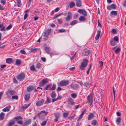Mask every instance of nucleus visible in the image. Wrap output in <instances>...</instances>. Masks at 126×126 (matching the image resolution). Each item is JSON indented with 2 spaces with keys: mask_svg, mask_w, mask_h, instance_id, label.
<instances>
[{
  "mask_svg": "<svg viewBox=\"0 0 126 126\" xmlns=\"http://www.w3.org/2000/svg\"><path fill=\"white\" fill-rule=\"evenodd\" d=\"M88 61L86 59H84L82 60L81 65L79 66L80 68L82 70H84L85 67L87 66Z\"/></svg>",
  "mask_w": 126,
  "mask_h": 126,
  "instance_id": "1",
  "label": "nucleus"
},
{
  "mask_svg": "<svg viewBox=\"0 0 126 126\" xmlns=\"http://www.w3.org/2000/svg\"><path fill=\"white\" fill-rule=\"evenodd\" d=\"M69 83V81L67 80H63L58 83L59 86H65L68 85Z\"/></svg>",
  "mask_w": 126,
  "mask_h": 126,
  "instance_id": "2",
  "label": "nucleus"
},
{
  "mask_svg": "<svg viewBox=\"0 0 126 126\" xmlns=\"http://www.w3.org/2000/svg\"><path fill=\"white\" fill-rule=\"evenodd\" d=\"M51 32V30L50 29H48L44 33V39L46 41L48 39V36L49 35Z\"/></svg>",
  "mask_w": 126,
  "mask_h": 126,
  "instance_id": "3",
  "label": "nucleus"
},
{
  "mask_svg": "<svg viewBox=\"0 0 126 126\" xmlns=\"http://www.w3.org/2000/svg\"><path fill=\"white\" fill-rule=\"evenodd\" d=\"M25 77V74L23 73H21L17 76L16 78L19 81H21L23 80Z\"/></svg>",
  "mask_w": 126,
  "mask_h": 126,
  "instance_id": "4",
  "label": "nucleus"
},
{
  "mask_svg": "<svg viewBox=\"0 0 126 126\" xmlns=\"http://www.w3.org/2000/svg\"><path fill=\"white\" fill-rule=\"evenodd\" d=\"M48 82V80L47 78L43 79L39 83V85L42 87L45 84L47 83Z\"/></svg>",
  "mask_w": 126,
  "mask_h": 126,
  "instance_id": "5",
  "label": "nucleus"
},
{
  "mask_svg": "<svg viewBox=\"0 0 126 126\" xmlns=\"http://www.w3.org/2000/svg\"><path fill=\"white\" fill-rule=\"evenodd\" d=\"M78 12L85 16H87V11L84 9H79L78 10Z\"/></svg>",
  "mask_w": 126,
  "mask_h": 126,
  "instance_id": "6",
  "label": "nucleus"
},
{
  "mask_svg": "<svg viewBox=\"0 0 126 126\" xmlns=\"http://www.w3.org/2000/svg\"><path fill=\"white\" fill-rule=\"evenodd\" d=\"M72 13L70 11L68 13L67 16L66 18V20L67 21H69L72 19Z\"/></svg>",
  "mask_w": 126,
  "mask_h": 126,
  "instance_id": "7",
  "label": "nucleus"
},
{
  "mask_svg": "<svg viewBox=\"0 0 126 126\" xmlns=\"http://www.w3.org/2000/svg\"><path fill=\"white\" fill-rule=\"evenodd\" d=\"M44 102V100L42 99L40 100L37 101L36 103V105L37 106L39 107L42 105Z\"/></svg>",
  "mask_w": 126,
  "mask_h": 126,
  "instance_id": "8",
  "label": "nucleus"
},
{
  "mask_svg": "<svg viewBox=\"0 0 126 126\" xmlns=\"http://www.w3.org/2000/svg\"><path fill=\"white\" fill-rule=\"evenodd\" d=\"M15 91L13 90H8L6 92V94L8 95H9V94L12 95L15 94Z\"/></svg>",
  "mask_w": 126,
  "mask_h": 126,
  "instance_id": "9",
  "label": "nucleus"
},
{
  "mask_svg": "<svg viewBox=\"0 0 126 126\" xmlns=\"http://www.w3.org/2000/svg\"><path fill=\"white\" fill-rule=\"evenodd\" d=\"M71 88L74 90H76L79 88V85L78 84L74 83H72L70 85Z\"/></svg>",
  "mask_w": 126,
  "mask_h": 126,
  "instance_id": "10",
  "label": "nucleus"
},
{
  "mask_svg": "<svg viewBox=\"0 0 126 126\" xmlns=\"http://www.w3.org/2000/svg\"><path fill=\"white\" fill-rule=\"evenodd\" d=\"M87 100L88 103H90V106L91 105L92 102V95L90 94L88 96Z\"/></svg>",
  "mask_w": 126,
  "mask_h": 126,
  "instance_id": "11",
  "label": "nucleus"
},
{
  "mask_svg": "<svg viewBox=\"0 0 126 126\" xmlns=\"http://www.w3.org/2000/svg\"><path fill=\"white\" fill-rule=\"evenodd\" d=\"M37 116L40 120H42L44 119V115L39 112L37 114Z\"/></svg>",
  "mask_w": 126,
  "mask_h": 126,
  "instance_id": "12",
  "label": "nucleus"
},
{
  "mask_svg": "<svg viewBox=\"0 0 126 126\" xmlns=\"http://www.w3.org/2000/svg\"><path fill=\"white\" fill-rule=\"evenodd\" d=\"M31 122V120L29 119L25 122L22 126H27L30 124Z\"/></svg>",
  "mask_w": 126,
  "mask_h": 126,
  "instance_id": "13",
  "label": "nucleus"
},
{
  "mask_svg": "<svg viewBox=\"0 0 126 126\" xmlns=\"http://www.w3.org/2000/svg\"><path fill=\"white\" fill-rule=\"evenodd\" d=\"M54 116L55 118L54 120L55 122H56L58 120L60 117V114L58 113H54Z\"/></svg>",
  "mask_w": 126,
  "mask_h": 126,
  "instance_id": "14",
  "label": "nucleus"
},
{
  "mask_svg": "<svg viewBox=\"0 0 126 126\" xmlns=\"http://www.w3.org/2000/svg\"><path fill=\"white\" fill-rule=\"evenodd\" d=\"M76 4L77 7H80L82 5V3L81 0H76Z\"/></svg>",
  "mask_w": 126,
  "mask_h": 126,
  "instance_id": "15",
  "label": "nucleus"
},
{
  "mask_svg": "<svg viewBox=\"0 0 126 126\" xmlns=\"http://www.w3.org/2000/svg\"><path fill=\"white\" fill-rule=\"evenodd\" d=\"M6 63L8 64H11L13 63V61L12 58H8L6 59Z\"/></svg>",
  "mask_w": 126,
  "mask_h": 126,
  "instance_id": "16",
  "label": "nucleus"
},
{
  "mask_svg": "<svg viewBox=\"0 0 126 126\" xmlns=\"http://www.w3.org/2000/svg\"><path fill=\"white\" fill-rule=\"evenodd\" d=\"M30 103L28 104L24 105L21 107L22 109L23 110H25L30 106Z\"/></svg>",
  "mask_w": 126,
  "mask_h": 126,
  "instance_id": "17",
  "label": "nucleus"
},
{
  "mask_svg": "<svg viewBox=\"0 0 126 126\" xmlns=\"http://www.w3.org/2000/svg\"><path fill=\"white\" fill-rule=\"evenodd\" d=\"M94 115L92 113H90V114L88 116V120H89L92 118H93V117H94Z\"/></svg>",
  "mask_w": 126,
  "mask_h": 126,
  "instance_id": "18",
  "label": "nucleus"
},
{
  "mask_svg": "<svg viewBox=\"0 0 126 126\" xmlns=\"http://www.w3.org/2000/svg\"><path fill=\"white\" fill-rule=\"evenodd\" d=\"M91 124L94 126L95 125H98V123L97 121L96 120H93L91 122Z\"/></svg>",
  "mask_w": 126,
  "mask_h": 126,
  "instance_id": "19",
  "label": "nucleus"
},
{
  "mask_svg": "<svg viewBox=\"0 0 126 126\" xmlns=\"http://www.w3.org/2000/svg\"><path fill=\"white\" fill-rule=\"evenodd\" d=\"M100 33L101 31H100L98 30L97 31V34L95 38V39L96 40H97L99 39Z\"/></svg>",
  "mask_w": 126,
  "mask_h": 126,
  "instance_id": "20",
  "label": "nucleus"
},
{
  "mask_svg": "<svg viewBox=\"0 0 126 126\" xmlns=\"http://www.w3.org/2000/svg\"><path fill=\"white\" fill-rule=\"evenodd\" d=\"M0 30L1 31H4L5 30V27L4 26L3 24H0Z\"/></svg>",
  "mask_w": 126,
  "mask_h": 126,
  "instance_id": "21",
  "label": "nucleus"
},
{
  "mask_svg": "<svg viewBox=\"0 0 126 126\" xmlns=\"http://www.w3.org/2000/svg\"><path fill=\"white\" fill-rule=\"evenodd\" d=\"M30 94H26L24 96V98L26 101H28L30 98Z\"/></svg>",
  "mask_w": 126,
  "mask_h": 126,
  "instance_id": "22",
  "label": "nucleus"
},
{
  "mask_svg": "<svg viewBox=\"0 0 126 126\" xmlns=\"http://www.w3.org/2000/svg\"><path fill=\"white\" fill-rule=\"evenodd\" d=\"M56 94L55 91H52L51 94V96L52 98H55L56 97Z\"/></svg>",
  "mask_w": 126,
  "mask_h": 126,
  "instance_id": "23",
  "label": "nucleus"
},
{
  "mask_svg": "<svg viewBox=\"0 0 126 126\" xmlns=\"http://www.w3.org/2000/svg\"><path fill=\"white\" fill-rule=\"evenodd\" d=\"M68 102L70 103L72 105H73L74 103L73 100L71 97L68 98Z\"/></svg>",
  "mask_w": 126,
  "mask_h": 126,
  "instance_id": "24",
  "label": "nucleus"
},
{
  "mask_svg": "<svg viewBox=\"0 0 126 126\" xmlns=\"http://www.w3.org/2000/svg\"><path fill=\"white\" fill-rule=\"evenodd\" d=\"M79 20L81 21H84L86 18L84 16H81L80 17L79 19Z\"/></svg>",
  "mask_w": 126,
  "mask_h": 126,
  "instance_id": "25",
  "label": "nucleus"
},
{
  "mask_svg": "<svg viewBox=\"0 0 126 126\" xmlns=\"http://www.w3.org/2000/svg\"><path fill=\"white\" fill-rule=\"evenodd\" d=\"M78 23V21L77 20H75L72 21L70 22V24L71 25L73 26L76 24Z\"/></svg>",
  "mask_w": 126,
  "mask_h": 126,
  "instance_id": "26",
  "label": "nucleus"
},
{
  "mask_svg": "<svg viewBox=\"0 0 126 126\" xmlns=\"http://www.w3.org/2000/svg\"><path fill=\"white\" fill-rule=\"evenodd\" d=\"M33 88V87L32 86H30L28 87L27 88V91L29 92L32 91Z\"/></svg>",
  "mask_w": 126,
  "mask_h": 126,
  "instance_id": "27",
  "label": "nucleus"
},
{
  "mask_svg": "<svg viewBox=\"0 0 126 126\" xmlns=\"http://www.w3.org/2000/svg\"><path fill=\"white\" fill-rule=\"evenodd\" d=\"M69 6L70 8H72L75 6V3L73 2H71L69 4Z\"/></svg>",
  "mask_w": 126,
  "mask_h": 126,
  "instance_id": "28",
  "label": "nucleus"
},
{
  "mask_svg": "<svg viewBox=\"0 0 126 126\" xmlns=\"http://www.w3.org/2000/svg\"><path fill=\"white\" fill-rule=\"evenodd\" d=\"M51 102V99L50 98H48V97H47V100L45 102V104H47L50 103Z\"/></svg>",
  "mask_w": 126,
  "mask_h": 126,
  "instance_id": "29",
  "label": "nucleus"
},
{
  "mask_svg": "<svg viewBox=\"0 0 126 126\" xmlns=\"http://www.w3.org/2000/svg\"><path fill=\"white\" fill-rule=\"evenodd\" d=\"M45 50L47 54L49 53L50 52V49L49 47H45Z\"/></svg>",
  "mask_w": 126,
  "mask_h": 126,
  "instance_id": "30",
  "label": "nucleus"
},
{
  "mask_svg": "<svg viewBox=\"0 0 126 126\" xmlns=\"http://www.w3.org/2000/svg\"><path fill=\"white\" fill-rule=\"evenodd\" d=\"M21 61L19 59H17L16 62V64L19 65L20 64Z\"/></svg>",
  "mask_w": 126,
  "mask_h": 126,
  "instance_id": "31",
  "label": "nucleus"
},
{
  "mask_svg": "<svg viewBox=\"0 0 126 126\" xmlns=\"http://www.w3.org/2000/svg\"><path fill=\"white\" fill-rule=\"evenodd\" d=\"M4 113L3 112H1L0 114V120H3L4 117Z\"/></svg>",
  "mask_w": 126,
  "mask_h": 126,
  "instance_id": "32",
  "label": "nucleus"
},
{
  "mask_svg": "<svg viewBox=\"0 0 126 126\" xmlns=\"http://www.w3.org/2000/svg\"><path fill=\"white\" fill-rule=\"evenodd\" d=\"M121 118L120 117H118L116 119V122L118 124H119L121 121Z\"/></svg>",
  "mask_w": 126,
  "mask_h": 126,
  "instance_id": "33",
  "label": "nucleus"
},
{
  "mask_svg": "<svg viewBox=\"0 0 126 126\" xmlns=\"http://www.w3.org/2000/svg\"><path fill=\"white\" fill-rule=\"evenodd\" d=\"M14 119H15L16 121H17L19 120L22 119V118L21 116H19L14 117Z\"/></svg>",
  "mask_w": 126,
  "mask_h": 126,
  "instance_id": "34",
  "label": "nucleus"
},
{
  "mask_svg": "<svg viewBox=\"0 0 126 126\" xmlns=\"http://www.w3.org/2000/svg\"><path fill=\"white\" fill-rule=\"evenodd\" d=\"M90 53V51L89 50L85 51L84 53V54L85 55H88Z\"/></svg>",
  "mask_w": 126,
  "mask_h": 126,
  "instance_id": "35",
  "label": "nucleus"
},
{
  "mask_svg": "<svg viewBox=\"0 0 126 126\" xmlns=\"http://www.w3.org/2000/svg\"><path fill=\"white\" fill-rule=\"evenodd\" d=\"M17 3V6L20 7L21 5V2L20 0H16Z\"/></svg>",
  "mask_w": 126,
  "mask_h": 126,
  "instance_id": "36",
  "label": "nucleus"
},
{
  "mask_svg": "<svg viewBox=\"0 0 126 126\" xmlns=\"http://www.w3.org/2000/svg\"><path fill=\"white\" fill-rule=\"evenodd\" d=\"M56 85L55 84H53L52 86V87L49 89V90H54L56 88Z\"/></svg>",
  "mask_w": 126,
  "mask_h": 126,
  "instance_id": "37",
  "label": "nucleus"
},
{
  "mask_svg": "<svg viewBox=\"0 0 126 126\" xmlns=\"http://www.w3.org/2000/svg\"><path fill=\"white\" fill-rule=\"evenodd\" d=\"M114 41L116 42H118L119 40L118 37L117 36H115L114 37L113 40Z\"/></svg>",
  "mask_w": 126,
  "mask_h": 126,
  "instance_id": "38",
  "label": "nucleus"
},
{
  "mask_svg": "<svg viewBox=\"0 0 126 126\" xmlns=\"http://www.w3.org/2000/svg\"><path fill=\"white\" fill-rule=\"evenodd\" d=\"M115 42H115V41H114L113 40L110 41V42L111 45L113 46H115L116 44Z\"/></svg>",
  "mask_w": 126,
  "mask_h": 126,
  "instance_id": "39",
  "label": "nucleus"
},
{
  "mask_svg": "<svg viewBox=\"0 0 126 126\" xmlns=\"http://www.w3.org/2000/svg\"><path fill=\"white\" fill-rule=\"evenodd\" d=\"M110 14L116 16L117 15V11H112L111 12Z\"/></svg>",
  "mask_w": 126,
  "mask_h": 126,
  "instance_id": "40",
  "label": "nucleus"
},
{
  "mask_svg": "<svg viewBox=\"0 0 126 126\" xmlns=\"http://www.w3.org/2000/svg\"><path fill=\"white\" fill-rule=\"evenodd\" d=\"M15 122L14 121L10 122L8 123V126H11L14 125L15 124Z\"/></svg>",
  "mask_w": 126,
  "mask_h": 126,
  "instance_id": "41",
  "label": "nucleus"
},
{
  "mask_svg": "<svg viewBox=\"0 0 126 126\" xmlns=\"http://www.w3.org/2000/svg\"><path fill=\"white\" fill-rule=\"evenodd\" d=\"M103 63L102 61H100L99 62L98 64V65L99 67L100 68L102 67L103 65Z\"/></svg>",
  "mask_w": 126,
  "mask_h": 126,
  "instance_id": "42",
  "label": "nucleus"
},
{
  "mask_svg": "<svg viewBox=\"0 0 126 126\" xmlns=\"http://www.w3.org/2000/svg\"><path fill=\"white\" fill-rule=\"evenodd\" d=\"M112 9H115L116 8V6L115 4H112L110 5Z\"/></svg>",
  "mask_w": 126,
  "mask_h": 126,
  "instance_id": "43",
  "label": "nucleus"
},
{
  "mask_svg": "<svg viewBox=\"0 0 126 126\" xmlns=\"http://www.w3.org/2000/svg\"><path fill=\"white\" fill-rule=\"evenodd\" d=\"M51 86V84H48L47 85L45 88V89L46 90H48L49 89H49L50 88V87Z\"/></svg>",
  "mask_w": 126,
  "mask_h": 126,
  "instance_id": "44",
  "label": "nucleus"
},
{
  "mask_svg": "<svg viewBox=\"0 0 126 126\" xmlns=\"http://www.w3.org/2000/svg\"><path fill=\"white\" fill-rule=\"evenodd\" d=\"M30 69L32 71L35 70V69L34 64L32 65L30 67Z\"/></svg>",
  "mask_w": 126,
  "mask_h": 126,
  "instance_id": "45",
  "label": "nucleus"
},
{
  "mask_svg": "<svg viewBox=\"0 0 126 126\" xmlns=\"http://www.w3.org/2000/svg\"><path fill=\"white\" fill-rule=\"evenodd\" d=\"M69 114V112H67L66 113H64L63 114V116L64 118H65L68 116Z\"/></svg>",
  "mask_w": 126,
  "mask_h": 126,
  "instance_id": "46",
  "label": "nucleus"
},
{
  "mask_svg": "<svg viewBox=\"0 0 126 126\" xmlns=\"http://www.w3.org/2000/svg\"><path fill=\"white\" fill-rule=\"evenodd\" d=\"M9 109L8 107H6L5 108L3 109L2 111H9Z\"/></svg>",
  "mask_w": 126,
  "mask_h": 126,
  "instance_id": "47",
  "label": "nucleus"
},
{
  "mask_svg": "<svg viewBox=\"0 0 126 126\" xmlns=\"http://www.w3.org/2000/svg\"><path fill=\"white\" fill-rule=\"evenodd\" d=\"M121 50V49L119 47H118L115 50V53L117 54L119 53Z\"/></svg>",
  "mask_w": 126,
  "mask_h": 126,
  "instance_id": "48",
  "label": "nucleus"
},
{
  "mask_svg": "<svg viewBox=\"0 0 126 126\" xmlns=\"http://www.w3.org/2000/svg\"><path fill=\"white\" fill-rule=\"evenodd\" d=\"M71 97L74 99L76 98L77 96V94L75 93H72L71 94Z\"/></svg>",
  "mask_w": 126,
  "mask_h": 126,
  "instance_id": "49",
  "label": "nucleus"
},
{
  "mask_svg": "<svg viewBox=\"0 0 126 126\" xmlns=\"http://www.w3.org/2000/svg\"><path fill=\"white\" fill-rule=\"evenodd\" d=\"M111 32L112 34H115L117 33V32L116 30L114 29H112L111 31Z\"/></svg>",
  "mask_w": 126,
  "mask_h": 126,
  "instance_id": "50",
  "label": "nucleus"
},
{
  "mask_svg": "<svg viewBox=\"0 0 126 126\" xmlns=\"http://www.w3.org/2000/svg\"><path fill=\"white\" fill-rule=\"evenodd\" d=\"M41 64L39 63H38L36 64V67L38 69H39L41 67Z\"/></svg>",
  "mask_w": 126,
  "mask_h": 126,
  "instance_id": "51",
  "label": "nucleus"
},
{
  "mask_svg": "<svg viewBox=\"0 0 126 126\" xmlns=\"http://www.w3.org/2000/svg\"><path fill=\"white\" fill-rule=\"evenodd\" d=\"M37 48H32L31 49L30 51L32 52H35L36 51Z\"/></svg>",
  "mask_w": 126,
  "mask_h": 126,
  "instance_id": "52",
  "label": "nucleus"
},
{
  "mask_svg": "<svg viewBox=\"0 0 126 126\" xmlns=\"http://www.w3.org/2000/svg\"><path fill=\"white\" fill-rule=\"evenodd\" d=\"M83 114L82 113H81L80 115L79 116V117L77 119L78 121H79L80 120V119L83 116Z\"/></svg>",
  "mask_w": 126,
  "mask_h": 126,
  "instance_id": "53",
  "label": "nucleus"
},
{
  "mask_svg": "<svg viewBox=\"0 0 126 126\" xmlns=\"http://www.w3.org/2000/svg\"><path fill=\"white\" fill-rule=\"evenodd\" d=\"M78 15L77 14H76L73 16V17L74 19H77L78 18Z\"/></svg>",
  "mask_w": 126,
  "mask_h": 126,
  "instance_id": "54",
  "label": "nucleus"
},
{
  "mask_svg": "<svg viewBox=\"0 0 126 126\" xmlns=\"http://www.w3.org/2000/svg\"><path fill=\"white\" fill-rule=\"evenodd\" d=\"M20 52L21 54H26V52L24 49L21 50L20 51Z\"/></svg>",
  "mask_w": 126,
  "mask_h": 126,
  "instance_id": "55",
  "label": "nucleus"
},
{
  "mask_svg": "<svg viewBox=\"0 0 126 126\" xmlns=\"http://www.w3.org/2000/svg\"><path fill=\"white\" fill-rule=\"evenodd\" d=\"M39 113H41V114H42L43 113H45V115H46L48 113V112H46L45 110H42V111H40Z\"/></svg>",
  "mask_w": 126,
  "mask_h": 126,
  "instance_id": "56",
  "label": "nucleus"
},
{
  "mask_svg": "<svg viewBox=\"0 0 126 126\" xmlns=\"http://www.w3.org/2000/svg\"><path fill=\"white\" fill-rule=\"evenodd\" d=\"M12 98L13 99H18V97L17 95L13 96L12 97Z\"/></svg>",
  "mask_w": 126,
  "mask_h": 126,
  "instance_id": "57",
  "label": "nucleus"
},
{
  "mask_svg": "<svg viewBox=\"0 0 126 126\" xmlns=\"http://www.w3.org/2000/svg\"><path fill=\"white\" fill-rule=\"evenodd\" d=\"M47 122V121H43V122L41 124V125L42 126H45Z\"/></svg>",
  "mask_w": 126,
  "mask_h": 126,
  "instance_id": "58",
  "label": "nucleus"
},
{
  "mask_svg": "<svg viewBox=\"0 0 126 126\" xmlns=\"http://www.w3.org/2000/svg\"><path fill=\"white\" fill-rule=\"evenodd\" d=\"M12 25L11 24H10L9 26H8L6 27V29L7 30H9L12 28Z\"/></svg>",
  "mask_w": 126,
  "mask_h": 126,
  "instance_id": "59",
  "label": "nucleus"
},
{
  "mask_svg": "<svg viewBox=\"0 0 126 126\" xmlns=\"http://www.w3.org/2000/svg\"><path fill=\"white\" fill-rule=\"evenodd\" d=\"M57 21L58 23L60 24H62L63 22L62 20L61 19H57Z\"/></svg>",
  "mask_w": 126,
  "mask_h": 126,
  "instance_id": "60",
  "label": "nucleus"
},
{
  "mask_svg": "<svg viewBox=\"0 0 126 126\" xmlns=\"http://www.w3.org/2000/svg\"><path fill=\"white\" fill-rule=\"evenodd\" d=\"M13 81L15 83H18L15 77L13 78Z\"/></svg>",
  "mask_w": 126,
  "mask_h": 126,
  "instance_id": "61",
  "label": "nucleus"
},
{
  "mask_svg": "<svg viewBox=\"0 0 126 126\" xmlns=\"http://www.w3.org/2000/svg\"><path fill=\"white\" fill-rule=\"evenodd\" d=\"M17 123L21 125L23 124V122L22 121V120H20V121H17Z\"/></svg>",
  "mask_w": 126,
  "mask_h": 126,
  "instance_id": "62",
  "label": "nucleus"
},
{
  "mask_svg": "<svg viewBox=\"0 0 126 126\" xmlns=\"http://www.w3.org/2000/svg\"><path fill=\"white\" fill-rule=\"evenodd\" d=\"M59 31L60 32H65V30L64 29H60L59 30Z\"/></svg>",
  "mask_w": 126,
  "mask_h": 126,
  "instance_id": "63",
  "label": "nucleus"
},
{
  "mask_svg": "<svg viewBox=\"0 0 126 126\" xmlns=\"http://www.w3.org/2000/svg\"><path fill=\"white\" fill-rule=\"evenodd\" d=\"M5 0H0V2L2 3L3 5H5Z\"/></svg>",
  "mask_w": 126,
  "mask_h": 126,
  "instance_id": "64",
  "label": "nucleus"
}]
</instances>
